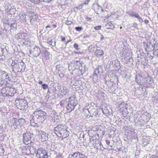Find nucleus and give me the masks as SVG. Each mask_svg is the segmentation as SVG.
Instances as JSON below:
<instances>
[{
    "instance_id": "1",
    "label": "nucleus",
    "mask_w": 158,
    "mask_h": 158,
    "mask_svg": "<svg viewBox=\"0 0 158 158\" xmlns=\"http://www.w3.org/2000/svg\"><path fill=\"white\" fill-rule=\"evenodd\" d=\"M143 46L145 50L147 52H151L154 51L153 54L158 57V43L155 40H154L153 44L147 40L143 42Z\"/></svg>"
},
{
    "instance_id": "2",
    "label": "nucleus",
    "mask_w": 158,
    "mask_h": 158,
    "mask_svg": "<svg viewBox=\"0 0 158 158\" xmlns=\"http://www.w3.org/2000/svg\"><path fill=\"white\" fill-rule=\"evenodd\" d=\"M119 111L122 114L123 116L127 119H129L132 112V108L131 106L122 102L119 105Z\"/></svg>"
},
{
    "instance_id": "3",
    "label": "nucleus",
    "mask_w": 158,
    "mask_h": 158,
    "mask_svg": "<svg viewBox=\"0 0 158 158\" xmlns=\"http://www.w3.org/2000/svg\"><path fill=\"white\" fill-rule=\"evenodd\" d=\"M67 99H68V100L67 101V103L66 104L67 105L66 106V108L67 112L70 113L74 110L75 106L77 105V100L75 95H73Z\"/></svg>"
},
{
    "instance_id": "4",
    "label": "nucleus",
    "mask_w": 158,
    "mask_h": 158,
    "mask_svg": "<svg viewBox=\"0 0 158 158\" xmlns=\"http://www.w3.org/2000/svg\"><path fill=\"white\" fill-rule=\"evenodd\" d=\"M67 99H68V100L67 101V103L66 104L67 105L66 106V108L67 112L70 113L74 110L75 106L77 105V100L75 95H73Z\"/></svg>"
},
{
    "instance_id": "5",
    "label": "nucleus",
    "mask_w": 158,
    "mask_h": 158,
    "mask_svg": "<svg viewBox=\"0 0 158 158\" xmlns=\"http://www.w3.org/2000/svg\"><path fill=\"white\" fill-rule=\"evenodd\" d=\"M11 86H10L8 84H6V87L3 88L1 90V93L4 96L12 97L16 93V89Z\"/></svg>"
},
{
    "instance_id": "6",
    "label": "nucleus",
    "mask_w": 158,
    "mask_h": 158,
    "mask_svg": "<svg viewBox=\"0 0 158 158\" xmlns=\"http://www.w3.org/2000/svg\"><path fill=\"white\" fill-rule=\"evenodd\" d=\"M15 103L17 108L20 110L26 111L28 107L27 103L24 99L17 98Z\"/></svg>"
},
{
    "instance_id": "7",
    "label": "nucleus",
    "mask_w": 158,
    "mask_h": 158,
    "mask_svg": "<svg viewBox=\"0 0 158 158\" xmlns=\"http://www.w3.org/2000/svg\"><path fill=\"white\" fill-rule=\"evenodd\" d=\"M13 120L14 122L13 123V126L15 130L19 129L25 125L26 121L23 118H21L19 119L14 118Z\"/></svg>"
},
{
    "instance_id": "8",
    "label": "nucleus",
    "mask_w": 158,
    "mask_h": 158,
    "mask_svg": "<svg viewBox=\"0 0 158 158\" xmlns=\"http://www.w3.org/2000/svg\"><path fill=\"white\" fill-rule=\"evenodd\" d=\"M31 134L30 132H26L23 135V143L27 145L29 144L33 145L34 143L31 139Z\"/></svg>"
},
{
    "instance_id": "9",
    "label": "nucleus",
    "mask_w": 158,
    "mask_h": 158,
    "mask_svg": "<svg viewBox=\"0 0 158 158\" xmlns=\"http://www.w3.org/2000/svg\"><path fill=\"white\" fill-rule=\"evenodd\" d=\"M147 77L144 78V80L142 79V81H143L142 84L146 88L151 87L154 85V81L148 74H147Z\"/></svg>"
},
{
    "instance_id": "10",
    "label": "nucleus",
    "mask_w": 158,
    "mask_h": 158,
    "mask_svg": "<svg viewBox=\"0 0 158 158\" xmlns=\"http://www.w3.org/2000/svg\"><path fill=\"white\" fill-rule=\"evenodd\" d=\"M46 117V116L34 115L31 120V122L34 123L35 124H40L44 121Z\"/></svg>"
},
{
    "instance_id": "11",
    "label": "nucleus",
    "mask_w": 158,
    "mask_h": 158,
    "mask_svg": "<svg viewBox=\"0 0 158 158\" xmlns=\"http://www.w3.org/2000/svg\"><path fill=\"white\" fill-rule=\"evenodd\" d=\"M26 66L24 63L22 61L21 62H17V64L15 65V69L14 72L15 73L20 72H23Z\"/></svg>"
},
{
    "instance_id": "12",
    "label": "nucleus",
    "mask_w": 158,
    "mask_h": 158,
    "mask_svg": "<svg viewBox=\"0 0 158 158\" xmlns=\"http://www.w3.org/2000/svg\"><path fill=\"white\" fill-rule=\"evenodd\" d=\"M80 65H81V62L79 60H73L69 64V71L78 70Z\"/></svg>"
},
{
    "instance_id": "13",
    "label": "nucleus",
    "mask_w": 158,
    "mask_h": 158,
    "mask_svg": "<svg viewBox=\"0 0 158 158\" xmlns=\"http://www.w3.org/2000/svg\"><path fill=\"white\" fill-rule=\"evenodd\" d=\"M104 80L105 83L109 87V92L110 93H114L117 88L116 84L110 81H107L105 79Z\"/></svg>"
},
{
    "instance_id": "14",
    "label": "nucleus",
    "mask_w": 158,
    "mask_h": 158,
    "mask_svg": "<svg viewBox=\"0 0 158 158\" xmlns=\"http://www.w3.org/2000/svg\"><path fill=\"white\" fill-rule=\"evenodd\" d=\"M36 156L38 158H48L47 152L44 149L40 148L36 152Z\"/></svg>"
},
{
    "instance_id": "15",
    "label": "nucleus",
    "mask_w": 158,
    "mask_h": 158,
    "mask_svg": "<svg viewBox=\"0 0 158 158\" xmlns=\"http://www.w3.org/2000/svg\"><path fill=\"white\" fill-rule=\"evenodd\" d=\"M66 125L65 124H58L54 128L53 131L57 136H60L61 131L63 130Z\"/></svg>"
},
{
    "instance_id": "16",
    "label": "nucleus",
    "mask_w": 158,
    "mask_h": 158,
    "mask_svg": "<svg viewBox=\"0 0 158 158\" xmlns=\"http://www.w3.org/2000/svg\"><path fill=\"white\" fill-rule=\"evenodd\" d=\"M30 54L35 57L39 56L40 53V48L37 46H34L30 50Z\"/></svg>"
},
{
    "instance_id": "17",
    "label": "nucleus",
    "mask_w": 158,
    "mask_h": 158,
    "mask_svg": "<svg viewBox=\"0 0 158 158\" xmlns=\"http://www.w3.org/2000/svg\"><path fill=\"white\" fill-rule=\"evenodd\" d=\"M102 72L103 70L101 66H99L95 69L94 73L92 77L93 79V81L94 82H96L97 81V80H98V74L102 73Z\"/></svg>"
},
{
    "instance_id": "18",
    "label": "nucleus",
    "mask_w": 158,
    "mask_h": 158,
    "mask_svg": "<svg viewBox=\"0 0 158 158\" xmlns=\"http://www.w3.org/2000/svg\"><path fill=\"white\" fill-rule=\"evenodd\" d=\"M29 16L30 18V23L31 25H34L36 21L38 15L36 13L34 12H30L29 14Z\"/></svg>"
},
{
    "instance_id": "19",
    "label": "nucleus",
    "mask_w": 158,
    "mask_h": 158,
    "mask_svg": "<svg viewBox=\"0 0 158 158\" xmlns=\"http://www.w3.org/2000/svg\"><path fill=\"white\" fill-rule=\"evenodd\" d=\"M68 158H87L84 155L79 152L70 154Z\"/></svg>"
},
{
    "instance_id": "20",
    "label": "nucleus",
    "mask_w": 158,
    "mask_h": 158,
    "mask_svg": "<svg viewBox=\"0 0 158 158\" xmlns=\"http://www.w3.org/2000/svg\"><path fill=\"white\" fill-rule=\"evenodd\" d=\"M68 127L66 125L64 127V128L63 129L60 133V136H58L59 137H62V139H64L66 138L69 135V132L68 131Z\"/></svg>"
},
{
    "instance_id": "21",
    "label": "nucleus",
    "mask_w": 158,
    "mask_h": 158,
    "mask_svg": "<svg viewBox=\"0 0 158 158\" xmlns=\"http://www.w3.org/2000/svg\"><path fill=\"white\" fill-rule=\"evenodd\" d=\"M138 118V117H137L135 118L134 119V125H144L145 123V121L143 119H140Z\"/></svg>"
},
{
    "instance_id": "22",
    "label": "nucleus",
    "mask_w": 158,
    "mask_h": 158,
    "mask_svg": "<svg viewBox=\"0 0 158 158\" xmlns=\"http://www.w3.org/2000/svg\"><path fill=\"white\" fill-rule=\"evenodd\" d=\"M30 148L29 147H23L21 148V151L22 154L24 155H28L31 153V151H30Z\"/></svg>"
},
{
    "instance_id": "23",
    "label": "nucleus",
    "mask_w": 158,
    "mask_h": 158,
    "mask_svg": "<svg viewBox=\"0 0 158 158\" xmlns=\"http://www.w3.org/2000/svg\"><path fill=\"white\" fill-rule=\"evenodd\" d=\"M136 91L139 95H145L147 94L146 89L141 87L139 88V89H136Z\"/></svg>"
},
{
    "instance_id": "24",
    "label": "nucleus",
    "mask_w": 158,
    "mask_h": 158,
    "mask_svg": "<svg viewBox=\"0 0 158 158\" xmlns=\"http://www.w3.org/2000/svg\"><path fill=\"white\" fill-rule=\"evenodd\" d=\"M34 115H37L40 116H44L46 117V114L45 112H43L40 110L37 109L34 112Z\"/></svg>"
},
{
    "instance_id": "25",
    "label": "nucleus",
    "mask_w": 158,
    "mask_h": 158,
    "mask_svg": "<svg viewBox=\"0 0 158 158\" xmlns=\"http://www.w3.org/2000/svg\"><path fill=\"white\" fill-rule=\"evenodd\" d=\"M78 70L80 71L81 73H83L87 70L85 65L83 63L81 62V65H80Z\"/></svg>"
},
{
    "instance_id": "26",
    "label": "nucleus",
    "mask_w": 158,
    "mask_h": 158,
    "mask_svg": "<svg viewBox=\"0 0 158 158\" xmlns=\"http://www.w3.org/2000/svg\"><path fill=\"white\" fill-rule=\"evenodd\" d=\"M141 78H142V79H144V78H143L140 75H137L135 77V81L139 85H141V83H142V82H143V81L142 80Z\"/></svg>"
},
{
    "instance_id": "27",
    "label": "nucleus",
    "mask_w": 158,
    "mask_h": 158,
    "mask_svg": "<svg viewBox=\"0 0 158 158\" xmlns=\"http://www.w3.org/2000/svg\"><path fill=\"white\" fill-rule=\"evenodd\" d=\"M140 115L142 116H143V117L145 116L147 118H148V119H147V122L148 121L149 119H150L151 118V114L147 112L144 111L141 112Z\"/></svg>"
},
{
    "instance_id": "28",
    "label": "nucleus",
    "mask_w": 158,
    "mask_h": 158,
    "mask_svg": "<svg viewBox=\"0 0 158 158\" xmlns=\"http://www.w3.org/2000/svg\"><path fill=\"white\" fill-rule=\"evenodd\" d=\"M96 139L93 136H91L89 139V145L92 144L93 146L95 147L96 146Z\"/></svg>"
},
{
    "instance_id": "29",
    "label": "nucleus",
    "mask_w": 158,
    "mask_h": 158,
    "mask_svg": "<svg viewBox=\"0 0 158 158\" xmlns=\"http://www.w3.org/2000/svg\"><path fill=\"white\" fill-rule=\"evenodd\" d=\"M127 13L130 16L134 17L137 18L139 14L136 13L135 12H132L131 11H128L127 12Z\"/></svg>"
},
{
    "instance_id": "30",
    "label": "nucleus",
    "mask_w": 158,
    "mask_h": 158,
    "mask_svg": "<svg viewBox=\"0 0 158 158\" xmlns=\"http://www.w3.org/2000/svg\"><path fill=\"white\" fill-rule=\"evenodd\" d=\"M42 133L41 135V137L42 141L44 142L46 141L48 139V134L44 132H41Z\"/></svg>"
},
{
    "instance_id": "31",
    "label": "nucleus",
    "mask_w": 158,
    "mask_h": 158,
    "mask_svg": "<svg viewBox=\"0 0 158 158\" xmlns=\"http://www.w3.org/2000/svg\"><path fill=\"white\" fill-rule=\"evenodd\" d=\"M63 69V67H62L61 65L58 64L56 66L55 72L57 73H59L62 72Z\"/></svg>"
},
{
    "instance_id": "32",
    "label": "nucleus",
    "mask_w": 158,
    "mask_h": 158,
    "mask_svg": "<svg viewBox=\"0 0 158 158\" xmlns=\"http://www.w3.org/2000/svg\"><path fill=\"white\" fill-rule=\"evenodd\" d=\"M104 52L102 50L98 49L97 50L95 53V55L97 56H102Z\"/></svg>"
},
{
    "instance_id": "33",
    "label": "nucleus",
    "mask_w": 158,
    "mask_h": 158,
    "mask_svg": "<svg viewBox=\"0 0 158 158\" xmlns=\"http://www.w3.org/2000/svg\"><path fill=\"white\" fill-rule=\"evenodd\" d=\"M43 57L46 60H48L49 58V53L47 51H44V53Z\"/></svg>"
},
{
    "instance_id": "34",
    "label": "nucleus",
    "mask_w": 158,
    "mask_h": 158,
    "mask_svg": "<svg viewBox=\"0 0 158 158\" xmlns=\"http://www.w3.org/2000/svg\"><path fill=\"white\" fill-rule=\"evenodd\" d=\"M26 34L24 33H19L18 34V35L19 36V39H24L25 38V35Z\"/></svg>"
},
{
    "instance_id": "35",
    "label": "nucleus",
    "mask_w": 158,
    "mask_h": 158,
    "mask_svg": "<svg viewBox=\"0 0 158 158\" xmlns=\"http://www.w3.org/2000/svg\"><path fill=\"white\" fill-rule=\"evenodd\" d=\"M32 145H31L30 147H29V148H30V151H31V153L30 154H33L34 153H35L36 152V149L35 147L32 146Z\"/></svg>"
},
{
    "instance_id": "36",
    "label": "nucleus",
    "mask_w": 158,
    "mask_h": 158,
    "mask_svg": "<svg viewBox=\"0 0 158 158\" xmlns=\"http://www.w3.org/2000/svg\"><path fill=\"white\" fill-rule=\"evenodd\" d=\"M98 111L95 110L93 113H90V116L94 118L96 117L98 115Z\"/></svg>"
},
{
    "instance_id": "37",
    "label": "nucleus",
    "mask_w": 158,
    "mask_h": 158,
    "mask_svg": "<svg viewBox=\"0 0 158 158\" xmlns=\"http://www.w3.org/2000/svg\"><path fill=\"white\" fill-rule=\"evenodd\" d=\"M26 14L25 13L23 14L20 16L19 19L21 21H24L26 22Z\"/></svg>"
},
{
    "instance_id": "38",
    "label": "nucleus",
    "mask_w": 158,
    "mask_h": 158,
    "mask_svg": "<svg viewBox=\"0 0 158 158\" xmlns=\"http://www.w3.org/2000/svg\"><path fill=\"white\" fill-rule=\"evenodd\" d=\"M4 150L3 146L0 144V155H2L4 154Z\"/></svg>"
},
{
    "instance_id": "39",
    "label": "nucleus",
    "mask_w": 158,
    "mask_h": 158,
    "mask_svg": "<svg viewBox=\"0 0 158 158\" xmlns=\"http://www.w3.org/2000/svg\"><path fill=\"white\" fill-rule=\"evenodd\" d=\"M18 61H13L11 63V65L12 67L13 71H14L15 69V65L17 64V62Z\"/></svg>"
},
{
    "instance_id": "40",
    "label": "nucleus",
    "mask_w": 158,
    "mask_h": 158,
    "mask_svg": "<svg viewBox=\"0 0 158 158\" xmlns=\"http://www.w3.org/2000/svg\"><path fill=\"white\" fill-rule=\"evenodd\" d=\"M47 42L48 44H49V45H52V46H55L56 45V41H54V43L53 44H52V40H50L48 41Z\"/></svg>"
},
{
    "instance_id": "41",
    "label": "nucleus",
    "mask_w": 158,
    "mask_h": 158,
    "mask_svg": "<svg viewBox=\"0 0 158 158\" xmlns=\"http://www.w3.org/2000/svg\"><path fill=\"white\" fill-rule=\"evenodd\" d=\"M67 99H66V101L62 100L60 102V105L61 106V107H64V104L65 102H67Z\"/></svg>"
},
{
    "instance_id": "42",
    "label": "nucleus",
    "mask_w": 158,
    "mask_h": 158,
    "mask_svg": "<svg viewBox=\"0 0 158 158\" xmlns=\"http://www.w3.org/2000/svg\"><path fill=\"white\" fill-rule=\"evenodd\" d=\"M15 10L14 9V8H10L9 10L8 11V13H9L10 14H12L11 13L12 12H14Z\"/></svg>"
},
{
    "instance_id": "43",
    "label": "nucleus",
    "mask_w": 158,
    "mask_h": 158,
    "mask_svg": "<svg viewBox=\"0 0 158 158\" xmlns=\"http://www.w3.org/2000/svg\"><path fill=\"white\" fill-rule=\"evenodd\" d=\"M84 5V4L82 3L81 4H80L79 6L76 7V8L80 10L83 8V7Z\"/></svg>"
},
{
    "instance_id": "44",
    "label": "nucleus",
    "mask_w": 158,
    "mask_h": 158,
    "mask_svg": "<svg viewBox=\"0 0 158 158\" xmlns=\"http://www.w3.org/2000/svg\"><path fill=\"white\" fill-rule=\"evenodd\" d=\"M42 88L44 89H46L48 87V85L46 84H43L42 85Z\"/></svg>"
},
{
    "instance_id": "45",
    "label": "nucleus",
    "mask_w": 158,
    "mask_h": 158,
    "mask_svg": "<svg viewBox=\"0 0 158 158\" xmlns=\"http://www.w3.org/2000/svg\"><path fill=\"white\" fill-rule=\"evenodd\" d=\"M137 18L138 19L139 22L142 23L143 22V19H142V18L140 17L139 15Z\"/></svg>"
},
{
    "instance_id": "46",
    "label": "nucleus",
    "mask_w": 158,
    "mask_h": 158,
    "mask_svg": "<svg viewBox=\"0 0 158 158\" xmlns=\"http://www.w3.org/2000/svg\"><path fill=\"white\" fill-rule=\"evenodd\" d=\"M65 24L67 25H70L73 23V22L71 21H66L65 22Z\"/></svg>"
},
{
    "instance_id": "47",
    "label": "nucleus",
    "mask_w": 158,
    "mask_h": 158,
    "mask_svg": "<svg viewBox=\"0 0 158 158\" xmlns=\"http://www.w3.org/2000/svg\"><path fill=\"white\" fill-rule=\"evenodd\" d=\"M82 28L81 27H75V29L77 31H80L82 30Z\"/></svg>"
},
{
    "instance_id": "48",
    "label": "nucleus",
    "mask_w": 158,
    "mask_h": 158,
    "mask_svg": "<svg viewBox=\"0 0 158 158\" xmlns=\"http://www.w3.org/2000/svg\"><path fill=\"white\" fill-rule=\"evenodd\" d=\"M56 158H63V155L59 153L56 156Z\"/></svg>"
},
{
    "instance_id": "49",
    "label": "nucleus",
    "mask_w": 158,
    "mask_h": 158,
    "mask_svg": "<svg viewBox=\"0 0 158 158\" xmlns=\"http://www.w3.org/2000/svg\"><path fill=\"white\" fill-rule=\"evenodd\" d=\"M147 56L151 59H152L153 57V56L151 55L149 53H148Z\"/></svg>"
},
{
    "instance_id": "50",
    "label": "nucleus",
    "mask_w": 158,
    "mask_h": 158,
    "mask_svg": "<svg viewBox=\"0 0 158 158\" xmlns=\"http://www.w3.org/2000/svg\"><path fill=\"white\" fill-rule=\"evenodd\" d=\"M73 47L77 50H78V49H79V48H78V45L77 44H75Z\"/></svg>"
},
{
    "instance_id": "51",
    "label": "nucleus",
    "mask_w": 158,
    "mask_h": 158,
    "mask_svg": "<svg viewBox=\"0 0 158 158\" xmlns=\"http://www.w3.org/2000/svg\"><path fill=\"white\" fill-rule=\"evenodd\" d=\"M4 81L1 80V78L0 79V86H2L4 84Z\"/></svg>"
},
{
    "instance_id": "52",
    "label": "nucleus",
    "mask_w": 158,
    "mask_h": 158,
    "mask_svg": "<svg viewBox=\"0 0 158 158\" xmlns=\"http://www.w3.org/2000/svg\"><path fill=\"white\" fill-rule=\"evenodd\" d=\"M101 26H98L95 27L94 28L96 30H98L99 29H100L101 28Z\"/></svg>"
},
{
    "instance_id": "53",
    "label": "nucleus",
    "mask_w": 158,
    "mask_h": 158,
    "mask_svg": "<svg viewBox=\"0 0 158 158\" xmlns=\"http://www.w3.org/2000/svg\"><path fill=\"white\" fill-rule=\"evenodd\" d=\"M59 73V76L60 77L62 78V77H64V74L63 73H62L61 72L60 73Z\"/></svg>"
},
{
    "instance_id": "54",
    "label": "nucleus",
    "mask_w": 158,
    "mask_h": 158,
    "mask_svg": "<svg viewBox=\"0 0 158 158\" xmlns=\"http://www.w3.org/2000/svg\"><path fill=\"white\" fill-rule=\"evenodd\" d=\"M137 24L135 23H134L132 24V27L136 28H137Z\"/></svg>"
},
{
    "instance_id": "55",
    "label": "nucleus",
    "mask_w": 158,
    "mask_h": 158,
    "mask_svg": "<svg viewBox=\"0 0 158 158\" xmlns=\"http://www.w3.org/2000/svg\"><path fill=\"white\" fill-rule=\"evenodd\" d=\"M89 1H90V0H86V1H85L84 3H83L84 4V5L87 4Z\"/></svg>"
},
{
    "instance_id": "56",
    "label": "nucleus",
    "mask_w": 158,
    "mask_h": 158,
    "mask_svg": "<svg viewBox=\"0 0 158 158\" xmlns=\"http://www.w3.org/2000/svg\"><path fill=\"white\" fill-rule=\"evenodd\" d=\"M106 142L108 145H109L110 144V142L109 140H106Z\"/></svg>"
},
{
    "instance_id": "57",
    "label": "nucleus",
    "mask_w": 158,
    "mask_h": 158,
    "mask_svg": "<svg viewBox=\"0 0 158 158\" xmlns=\"http://www.w3.org/2000/svg\"><path fill=\"white\" fill-rule=\"evenodd\" d=\"M86 19L88 21H90L91 20V18L87 16L86 17Z\"/></svg>"
},
{
    "instance_id": "58",
    "label": "nucleus",
    "mask_w": 158,
    "mask_h": 158,
    "mask_svg": "<svg viewBox=\"0 0 158 158\" xmlns=\"http://www.w3.org/2000/svg\"><path fill=\"white\" fill-rule=\"evenodd\" d=\"M97 6L98 9L101 10V9H102V7L99 6L98 5H97Z\"/></svg>"
},
{
    "instance_id": "59",
    "label": "nucleus",
    "mask_w": 158,
    "mask_h": 158,
    "mask_svg": "<svg viewBox=\"0 0 158 158\" xmlns=\"http://www.w3.org/2000/svg\"><path fill=\"white\" fill-rule=\"evenodd\" d=\"M107 24L110 27H112V26H113V24L111 23H108Z\"/></svg>"
},
{
    "instance_id": "60",
    "label": "nucleus",
    "mask_w": 158,
    "mask_h": 158,
    "mask_svg": "<svg viewBox=\"0 0 158 158\" xmlns=\"http://www.w3.org/2000/svg\"><path fill=\"white\" fill-rule=\"evenodd\" d=\"M144 22L145 24H147L149 23L148 20L147 19L145 20Z\"/></svg>"
},
{
    "instance_id": "61",
    "label": "nucleus",
    "mask_w": 158,
    "mask_h": 158,
    "mask_svg": "<svg viewBox=\"0 0 158 158\" xmlns=\"http://www.w3.org/2000/svg\"><path fill=\"white\" fill-rule=\"evenodd\" d=\"M43 83V82L42 81H39V82H38V83L39 84H42V83Z\"/></svg>"
},
{
    "instance_id": "62",
    "label": "nucleus",
    "mask_w": 158,
    "mask_h": 158,
    "mask_svg": "<svg viewBox=\"0 0 158 158\" xmlns=\"http://www.w3.org/2000/svg\"><path fill=\"white\" fill-rule=\"evenodd\" d=\"M104 37L102 35H101V40H102L103 39Z\"/></svg>"
},
{
    "instance_id": "63",
    "label": "nucleus",
    "mask_w": 158,
    "mask_h": 158,
    "mask_svg": "<svg viewBox=\"0 0 158 158\" xmlns=\"http://www.w3.org/2000/svg\"><path fill=\"white\" fill-rule=\"evenodd\" d=\"M152 158H158V156H154L152 157Z\"/></svg>"
},
{
    "instance_id": "64",
    "label": "nucleus",
    "mask_w": 158,
    "mask_h": 158,
    "mask_svg": "<svg viewBox=\"0 0 158 158\" xmlns=\"http://www.w3.org/2000/svg\"><path fill=\"white\" fill-rule=\"evenodd\" d=\"M114 62V61H111L110 62V64H113V63Z\"/></svg>"
}]
</instances>
